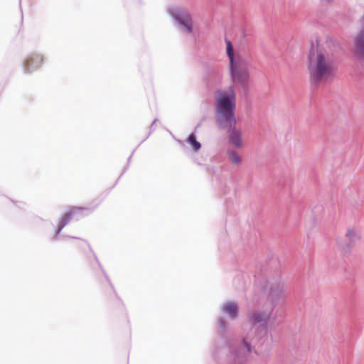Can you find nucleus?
I'll return each mask as SVG.
<instances>
[{"mask_svg": "<svg viewBox=\"0 0 364 364\" xmlns=\"http://www.w3.org/2000/svg\"><path fill=\"white\" fill-rule=\"evenodd\" d=\"M75 213H66L64 215V216L63 217V218L61 219V220L60 221V223L58 225V228L56 231V235L55 236H58L60 231L62 230V229L70 222L73 215Z\"/></svg>", "mask_w": 364, "mask_h": 364, "instance_id": "11", "label": "nucleus"}, {"mask_svg": "<svg viewBox=\"0 0 364 364\" xmlns=\"http://www.w3.org/2000/svg\"><path fill=\"white\" fill-rule=\"evenodd\" d=\"M355 55L364 60V13L359 21V29L354 38Z\"/></svg>", "mask_w": 364, "mask_h": 364, "instance_id": "6", "label": "nucleus"}, {"mask_svg": "<svg viewBox=\"0 0 364 364\" xmlns=\"http://www.w3.org/2000/svg\"><path fill=\"white\" fill-rule=\"evenodd\" d=\"M285 291L286 287L279 279L271 282L269 286V294L272 299L279 298L283 295Z\"/></svg>", "mask_w": 364, "mask_h": 364, "instance_id": "8", "label": "nucleus"}, {"mask_svg": "<svg viewBox=\"0 0 364 364\" xmlns=\"http://www.w3.org/2000/svg\"><path fill=\"white\" fill-rule=\"evenodd\" d=\"M307 68L312 84L325 82L335 73L334 57L331 50L321 46L313 48L309 53Z\"/></svg>", "mask_w": 364, "mask_h": 364, "instance_id": "3", "label": "nucleus"}, {"mask_svg": "<svg viewBox=\"0 0 364 364\" xmlns=\"http://www.w3.org/2000/svg\"><path fill=\"white\" fill-rule=\"evenodd\" d=\"M221 311L230 318L235 319L238 314L237 304L234 301H226L221 306Z\"/></svg>", "mask_w": 364, "mask_h": 364, "instance_id": "10", "label": "nucleus"}, {"mask_svg": "<svg viewBox=\"0 0 364 364\" xmlns=\"http://www.w3.org/2000/svg\"><path fill=\"white\" fill-rule=\"evenodd\" d=\"M226 43L232 82L235 85L239 86L245 91L250 82L249 61L239 53L234 54L233 47L230 41H226Z\"/></svg>", "mask_w": 364, "mask_h": 364, "instance_id": "4", "label": "nucleus"}, {"mask_svg": "<svg viewBox=\"0 0 364 364\" xmlns=\"http://www.w3.org/2000/svg\"><path fill=\"white\" fill-rule=\"evenodd\" d=\"M156 119L154 120L152 125H154V124L156 122Z\"/></svg>", "mask_w": 364, "mask_h": 364, "instance_id": "15", "label": "nucleus"}, {"mask_svg": "<svg viewBox=\"0 0 364 364\" xmlns=\"http://www.w3.org/2000/svg\"><path fill=\"white\" fill-rule=\"evenodd\" d=\"M273 309V303L269 302L265 309L248 313L247 324L243 328L242 341L238 346L231 348L229 355L231 364H245L253 346L264 342L268 335V321Z\"/></svg>", "mask_w": 364, "mask_h": 364, "instance_id": "1", "label": "nucleus"}, {"mask_svg": "<svg viewBox=\"0 0 364 364\" xmlns=\"http://www.w3.org/2000/svg\"><path fill=\"white\" fill-rule=\"evenodd\" d=\"M216 122L221 129H227L230 143L236 149L243 146L242 131L236 128L235 117L236 94L235 85L228 90H218L215 92Z\"/></svg>", "mask_w": 364, "mask_h": 364, "instance_id": "2", "label": "nucleus"}, {"mask_svg": "<svg viewBox=\"0 0 364 364\" xmlns=\"http://www.w3.org/2000/svg\"><path fill=\"white\" fill-rule=\"evenodd\" d=\"M43 61V58L38 54L30 55L23 65L25 72H31L40 66Z\"/></svg>", "mask_w": 364, "mask_h": 364, "instance_id": "9", "label": "nucleus"}, {"mask_svg": "<svg viewBox=\"0 0 364 364\" xmlns=\"http://www.w3.org/2000/svg\"><path fill=\"white\" fill-rule=\"evenodd\" d=\"M168 13L177 24L178 28L186 34L193 31V18L188 9L180 6H172L168 9Z\"/></svg>", "mask_w": 364, "mask_h": 364, "instance_id": "5", "label": "nucleus"}, {"mask_svg": "<svg viewBox=\"0 0 364 364\" xmlns=\"http://www.w3.org/2000/svg\"><path fill=\"white\" fill-rule=\"evenodd\" d=\"M229 161L235 165L241 163L242 159L240 156L234 150H229L228 151Z\"/></svg>", "mask_w": 364, "mask_h": 364, "instance_id": "12", "label": "nucleus"}, {"mask_svg": "<svg viewBox=\"0 0 364 364\" xmlns=\"http://www.w3.org/2000/svg\"><path fill=\"white\" fill-rule=\"evenodd\" d=\"M186 141L192 146V149L194 151L199 150L201 146L200 142L196 141V136L193 134L189 135V136L186 139Z\"/></svg>", "mask_w": 364, "mask_h": 364, "instance_id": "13", "label": "nucleus"}, {"mask_svg": "<svg viewBox=\"0 0 364 364\" xmlns=\"http://www.w3.org/2000/svg\"><path fill=\"white\" fill-rule=\"evenodd\" d=\"M220 328L225 330L228 326V323L222 318H220L218 321Z\"/></svg>", "mask_w": 364, "mask_h": 364, "instance_id": "14", "label": "nucleus"}, {"mask_svg": "<svg viewBox=\"0 0 364 364\" xmlns=\"http://www.w3.org/2000/svg\"><path fill=\"white\" fill-rule=\"evenodd\" d=\"M345 243L343 244V250H350L355 244L361 239V232L357 227H349L347 228L345 235Z\"/></svg>", "mask_w": 364, "mask_h": 364, "instance_id": "7", "label": "nucleus"}]
</instances>
